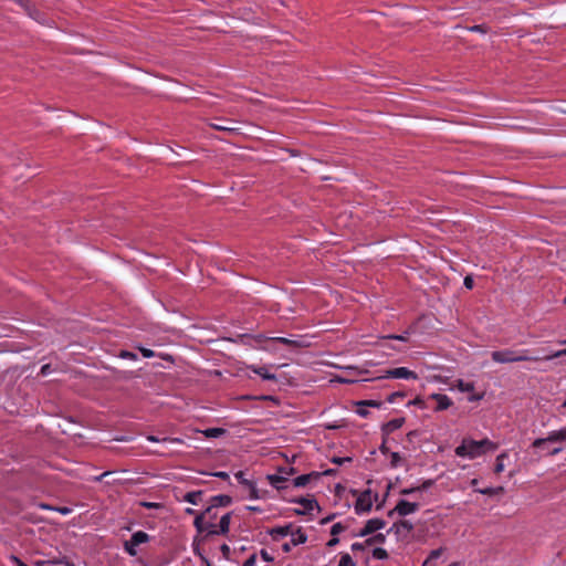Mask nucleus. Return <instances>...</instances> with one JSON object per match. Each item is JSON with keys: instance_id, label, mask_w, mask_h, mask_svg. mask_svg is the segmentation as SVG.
<instances>
[{"instance_id": "47", "label": "nucleus", "mask_w": 566, "mask_h": 566, "mask_svg": "<svg viewBox=\"0 0 566 566\" xmlns=\"http://www.w3.org/2000/svg\"><path fill=\"white\" fill-rule=\"evenodd\" d=\"M212 475L217 476L219 479H222V480H229V474L227 472H223V471L214 472V473H212Z\"/></svg>"}, {"instance_id": "26", "label": "nucleus", "mask_w": 566, "mask_h": 566, "mask_svg": "<svg viewBox=\"0 0 566 566\" xmlns=\"http://www.w3.org/2000/svg\"><path fill=\"white\" fill-rule=\"evenodd\" d=\"M504 491V489L502 486H497V488H485V489H476L475 492H479L481 494H484V495H489V496H493V495H496V494H500Z\"/></svg>"}, {"instance_id": "32", "label": "nucleus", "mask_w": 566, "mask_h": 566, "mask_svg": "<svg viewBox=\"0 0 566 566\" xmlns=\"http://www.w3.org/2000/svg\"><path fill=\"white\" fill-rule=\"evenodd\" d=\"M373 556L376 558V559H386L388 558V553L386 549L381 548V547H376L374 551H373Z\"/></svg>"}, {"instance_id": "3", "label": "nucleus", "mask_w": 566, "mask_h": 566, "mask_svg": "<svg viewBox=\"0 0 566 566\" xmlns=\"http://www.w3.org/2000/svg\"><path fill=\"white\" fill-rule=\"evenodd\" d=\"M231 502H232V499L229 495L220 494V495L212 496L210 500V505L202 513L196 515L195 521H193V525H195L196 530L199 533L205 532V520H206L207 514H210L217 507L229 506L231 504Z\"/></svg>"}, {"instance_id": "45", "label": "nucleus", "mask_w": 566, "mask_h": 566, "mask_svg": "<svg viewBox=\"0 0 566 566\" xmlns=\"http://www.w3.org/2000/svg\"><path fill=\"white\" fill-rule=\"evenodd\" d=\"M256 562V556L251 555L244 563L243 566H254Z\"/></svg>"}, {"instance_id": "29", "label": "nucleus", "mask_w": 566, "mask_h": 566, "mask_svg": "<svg viewBox=\"0 0 566 566\" xmlns=\"http://www.w3.org/2000/svg\"><path fill=\"white\" fill-rule=\"evenodd\" d=\"M69 560L67 557L59 558V559H48V560H35L33 564L34 566H46V565H55V564H64L62 560Z\"/></svg>"}, {"instance_id": "28", "label": "nucleus", "mask_w": 566, "mask_h": 566, "mask_svg": "<svg viewBox=\"0 0 566 566\" xmlns=\"http://www.w3.org/2000/svg\"><path fill=\"white\" fill-rule=\"evenodd\" d=\"M386 541V535L382 533L375 534L374 536L366 539V544L371 546L374 544H384Z\"/></svg>"}, {"instance_id": "6", "label": "nucleus", "mask_w": 566, "mask_h": 566, "mask_svg": "<svg viewBox=\"0 0 566 566\" xmlns=\"http://www.w3.org/2000/svg\"><path fill=\"white\" fill-rule=\"evenodd\" d=\"M387 378H394V379H418V375L406 368V367H397V368H390L387 369L382 375L376 377V379H387Z\"/></svg>"}, {"instance_id": "59", "label": "nucleus", "mask_w": 566, "mask_h": 566, "mask_svg": "<svg viewBox=\"0 0 566 566\" xmlns=\"http://www.w3.org/2000/svg\"><path fill=\"white\" fill-rule=\"evenodd\" d=\"M292 546H293V545L291 544V542H289V543H284V544L282 545V549H283V552L289 553V552L291 551Z\"/></svg>"}, {"instance_id": "53", "label": "nucleus", "mask_w": 566, "mask_h": 566, "mask_svg": "<svg viewBox=\"0 0 566 566\" xmlns=\"http://www.w3.org/2000/svg\"><path fill=\"white\" fill-rule=\"evenodd\" d=\"M338 543H339V539H338L336 536H333V537L327 542V546H328V547H334V546H336Z\"/></svg>"}, {"instance_id": "46", "label": "nucleus", "mask_w": 566, "mask_h": 566, "mask_svg": "<svg viewBox=\"0 0 566 566\" xmlns=\"http://www.w3.org/2000/svg\"><path fill=\"white\" fill-rule=\"evenodd\" d=\"M235 478L238 479V481L242 484H249L248 480L244 479V473L242 471H239L238 473H235Z\"/></svg>"}, {"instance_id": "34", "label": "nucleus", "mask_w": 566, "mask_h": 566, "mask_svg": "<svg viewBox=\"0 0 566 566\" xmlns=\"http://www.w3.org/2000/svg\"><path fill=\"white\" fill-rule=\"evenodd\" d=\"M346 530V526H344L342 523H335L331 528V534L333 536H337L342 532Z\"/></svg>"}, {"instance_id": "61", "label": "nucleus", "mask_w": 566, "mask_h": 566, "mask_svg": "<svg viewBox=\"0 0 566 566\" xmlns=\"http://www.w3.org/2000/svg\"><path fill=\"white\" fill-rule=\"evenodd\" d=\"M217 517V513L214 512V510L210 513V514H207L206 516V520H214Z\"/></svg>"}, {"instance_id": "51", "label": "nucleus", "mask_w": 566, "mask_h": 566, "mask_svg": "<svg viewBox=\"0 0 566 566\" xmlns=\"http://www.w3.org/2000/svg\"><path fill=\"white\" fill-rule=\"evenodd\" d=\"M140 352L143 354V356L146 357V358H149V357L154 356V352L151 349L140 348Z\"/></svg>"}, {"instance_id": "27", "label": "nucleus", "mask_w": 566, "mask_h": 566, "mask_svg": "<svg viewBox=\"0 0 566 566\" xmlns=\"http://www.w3.org/2000/svg\"><path fill=\"white\" fill-rule=\"evenodd\" d=\"M457 388L462 392H471L474 390V384L473 382H467L462 379H459L457 381Z\"/></svg>"}, {"instance_id": "52", "label": "nucleus", "mask_w": 566, "mask_h": 566, "mask_svg": "<svg viewBox=\"0 0 566 566\" xmlns=\"http://www.w3.org/2000/svg\"><path fill=\"white\" fill-rule=\"evenodd\" d=\"M280 471H284L285 472V475H292L295 473V469L292 468V467H287V468H280Z\"/></svg>"}, {"instance_id": "19", "label": "nucleus", "mask_w": 566, "mask_h": 566, "mask_svg": "<svg viewBox=\"0 0 566 566\" xmlns=\"http://www.w3.org/2000/svg\"><path fill=\"white\" fill-rule=\"evenodd\" d=\"M405 423V418H395V419H391L390 421H388L382 430L388 434V433H391L398 429H400Z\"/></svg>"}, {"instance_id": "13", "label": "nucleus", "mask_w": 566, "mask_h": 566, "mask_svg": "<svg viewBox=\"0 0 566 566\" xmlns=\"http://www.w3.org/2000/svg\"><path fill=\"white\" fill-rule=\"evenodd\" d=\"M371 496L370 492L363 493L355 503V511L357 514L369 512L371 509Z\"/></svg>"}, {"instance_id": "38", "label": "nucleus", "mask_w": 566, "mask_h": 566, "mask_svg": "<svg viewBox=\"0 0 566 566\" xmlns=\"http://www.w3.org/2000/svg\"><path fill=\"white\" fill-rule=\"evenodd\" d=\"M428 400H422L421 398H416L415 400H412L410 403L415 405V406H418L422 409L424 408H428Z\"/></svg>"}, {"instance_id": "17", "label": "nucleus", "mask_w": 566, "mask_h": 566, "mask_svg": "<svg viewBox=\"0 0 566 566\" xmlns=\"http://www.w3.org/2000/svg\"><path fill=\"white\" fill-rule=\"evenodd\" d=\"M291 544L293 546H297L300 544H304L307 541V535L303 532L301 527H297L296 530H291Z\"/></svg>"}, {"instance_id": "40", "label": "nucleus", "mask_w": 566, "mask_h": 566, "mask_svg": "<svg viewBox=\"0 0 566 566\" xmlns=\"http://www.w3.org/2000/svg\"><path fill=\"white\" fill-rule=\"evenodd\" d=\"M432 485H433L432 480H426L421 485L417 486V489H418V492H421V491L428 490Z\"/></svg>"}, {"instance_id": "60", "label": "nucleus", "mask_w": 566, "mask_h": 566, "mask_svg": "<svg viewBox=\"0 0 566 566\" xmlns=\"http://www.w3.org/2000/svg\"><path fill=\"white\" fill-rule=\"evenodd\" d=\"M480 399H482V395H472L471 397H469L470 401H478Z\"/></svg>"}, {"instance_id": "36", "label": "nucleus", "mask_w": 566, "mask_h": 566, "mask_svg": "<svg viewBox=\"0 0 566 566\" xmlns=\"http://www.w3.org/2000/svg\"><path fill=\"white\" fill-rule=\"evenodd\" d=\"M358 406L360 407H374V408H379L381 406V402L380 401H376V400H364V401H360L358 403Z\"/></svg>"}, {"instance_id": "37", "label": "nucleus", "mask_w": 566, "mask_h": 566, "mask_svg": "<svg viewBox=\"0 0 566 566\" xmlns=\"http://www.w3.org/2000/svg\"><path fill=\"white\" fill-rule=\"evenodd\" d=\"M368 545L366 544V541L364 543H354L352 544V551L354 553H357V552H360V551H365V548L367 547Z\"/></svg>"}, {"instance_id": "39", "label": "nucleus", "mask_w": 566, "mask_h": 566, "mask_svg": "<svg viewBox=\"0 0 566 566\" xmlns=\"http://www.w3.org/2000/svg\"><path fill=\"white\" fill-rule=\"evenodd\" d=\"M211 127L218 130H224V132H233L235 128L230 126H224L223 124H211Z\"/></svg>"}, {"instance_id": "10", "label": "nucleus", "mask_w": 566, "mask_h": 566, "mask_svg": "<svg viewBox=\"0 0 566 566\" xmlns=\"http://www.w3.org/2000/svg\"><path fill=\"white\" fill-rule=\"evenodd\" d=\"M427 400L436 401V406L433 407V411L436 412L447 410L453 405L452 400L443 394H431L428 396Z\"/></svg>"}, {"instance_id": "9", "label": "nucleus", "mask_w": 566, "mask_h": 566, "mask_svg": "<svg viewBox=\"0 0 566 566\" xmlns=\"http://www.w3.org/2000/svg\"><path fill=\"white\" fill-rule=\"evenodd\" d=\"M262 340H269L271 343H279V344H282V345H285L289 347H293V348H301V347L305 346L303 340H300V339H292V338H287V337H266L262 334L258 335L256 342L260 343Z\"/></svg>"}, {"instance_id": "31", "label": "nucleus", "mask_w": 566, "mask_h": 566, "mask_svg": "<svg viewBox=\"0 0 566 566\" xmlns=\"http://www.w3.org/2000/svg\"><path fill=\"white\" fill-rule=\"evenodd\" d=\"M338 566H355L352 557L349 554L347 553H343L340 555V559H339V563H338Z\"/></svg>"}, {"instance_id": "4", "label": "nucleus", "mask_w": 566, "mask_h": 566, "mask_svg": "<svg viewBox=\"0 0 566 566\" xmlns=\"http://www.w3.org/2000/svg\"><path fill=\"white\" fill-rule=\"evenodd\" d=\"M230 522H231V513H227L223 516H221L220 522L218 525L213 524L212 522L205 521V532H207V535H226L229 532L230 528Z\"/></svg>"}, {"instance_id": "15", "label": "nucleus", "mask_w": 566, "mask_h": 566, "mask_svg": "<svg viewBox=\"0 0 566 566\" xmlns=\"http://www.w3.org/2000/svg\"><path fill=\"white\" fill-rule=\"evenodd\" d=\"M319 478V473L317 472H311L308 474H302L293 480V485L295 488H304L312 480H317Z\"/></svg>"}, {"instance_id": "64", "label": "nucleus", "mask_w": 566, "mask_h": 566, "mask_svg": "<svg viewBox=\"0 0 566 566\" xmlns=\"http://www.w3.org/2000/svg\"><path fill=\"white\" fill-rule=\"evenodd\" d=\"M560 451H562V449H560V448H555V449H553V450L551 451V454H552V455H555V454H558Z\"/></svg>"}, {"instance_id": "49", "label": "nucleus", "mask_w": 566, "mask_h": 566, "mask_svg": "<svg viewBox=\"0 0 566 566\" xmlns=\"http://www.w3.org/2000/svg\"><path fill=\"white\" fill-rule=\"evenodd\" d=\"M261 557L265 562H272L273 560V557L265 549L261 551Z\"/></svg>"}, {"instance_id": "50", "label": "nucleus", "mask_w": 566, "mask_h": 566, "mask_svg": "<svg viewBox=\"0 0 566 566\" xmlns=\"http://www.w3.org/2000/svg\"><path fill=\"white\" fill-rule=\"evenodd\" d=\"M470 31L484 33L485 32V28H484L483 24H476V25L471 27Z\"/></svg>"}, {"instance_id": "54", "label": "nucleus", "mask_w": 566, "mask_h": 566, "mask_svg": "<svg viewBox=\"0 0 566 566\" xmlns=\"http://www.w3.org/2000/svg\"><path fill=\"white\" fill-rule=\"evenodd\" d=\"M346 461H350V459H349V458H335V459L333 460V462H334V463H336V464H338V465H342V464H343L344 462H346Z\"/></svg>"}, {"instance_id": "43", "label": "nucleus", "mask_w": 566, "mask_h": 566, "mask_svg": "<svg viewBox=\"0 0 566 566\" xmlns=\"http://www.w3.org/2000/svg\"><path fill=\"white\" fill-rule=\"evenodd\" d=\"M417 492H418L417 486H415V488H407V489L400 490V494L401 495H411V494L417 493Z\"/></svg>"}, {"instance_id": "1", "label": "nucleus", "mask_w": 566, "mask_h": 566, "mask_svg": "<svg viewBox=\"0 0 566 566\" xmlns=\"http://www.w3.org/2000/svg\"><path fill=\"white\" fill-rule=\"evenodd\" d=\"M497 447V443L491 441L488 438H484L480 441L473 440L471 438H463L461 443L455 448L454 453L460 458L473 460L482 457L486 452L495 451Z\"/></svg>"}, {"instance_id": "35", "label": "nucleus", "mask_w": 566, "mask_h": 566, "mask_svg": "<svg viewBox=\"0 0 566 566\" xmlns=\"http://www.w3.org/2000/svg\"><path fill=\"white\" fill-rule=\"evenodd\" d=\"M403 397H405V392L396 391V392H392V394H390L388 396L387 401L390 402V403H395L398 398H403Z\"/></svg>"}, {"instance_id": "11", "label": "nucleus", "mask_w": 566, "mask_h": 566, "mask_svg": "<svg viewBox=\"0 0 566 566\" xmlns=\"http://www.w3.org/2000/svg\"><path fill=\"white\" fill-rule=\"evenodd\" d=\"M413 530V525L408 520H400L395 522L391 527L388 530V534L394 533L398 536H408Z\"/></svg>"}, {"instance_id": "22", "label": "nucleus", "mask_w": 566, "mask_h": 566, "mask_svg": "<svg viewBox=\"0 0 566 566\" xmlns=\"http://www.w3.org/2000/svg\"><path fill=\"white\" fill-rule=\"evenodd\" d=\"M251 370L265 380H275L276 379L275 375L269 373L266 367H264V366H251Z\"/></svg>"}, {"instance_id": "2", "label": "nucleus", "mask_w": 566, "mask_h": 566, "mask_svg": "<svg viewBox=\"0 0 566 566\" xmlns=\"http://www.w3.org/2000/svg\"><path fill=\"white\" fill-rule=\"evenodd\" d=\"M491 358L494 363H497V364L536 361V360L541 359L539 357L530 356L528 349H512V348L494 350L491 353Z\"/></svg>"}, {"instance_id": "58", "label": "nucleus", "mask_w": 566, "mask_h": 566, "mask_svg": "<svg viewBox=\"0 0 566 566\" xmlns=\"http://www.w3.org/2000/svg\"><path fill=\"white\" fill-rule=\"evenodd\" d=\"M57 511L63 514V515H67L71 513V509L66 507V506H63V507H59Z\"/></svg>"}, {"instance_id": "41", "label": "nucleus", "mask_w": 566, "mask_h": 566, "mask_svg": "<svg viewBox=\"0 0 566 566\" xmlns=\"http://www.w3.org/2000/svg\"><path fill=\"white\" fill-rule=\"evenodd\" d=\"M10 562L12 563L13 566H28L25 563H23L19 557L14 555L10 556Z\"/></svg>"}, {"instance_id": "62", "label": "nucleus", "mask_w": 566, "mask_h": 566, "mask_svg": "<svg viewBox=\"0 0 566 566\" xmlns=\"http://www.w3.org/2000/svg\"><path fill=\"white\" fill-rule=\"evenodd\" d=\"M221 551H222V553H223V554H228V553H229V551H230V548H229V546H228L227 544H223V545L221 546Z\"/></svg>"}, {"instance_id": "8", "label": "nucleus", "mask_w": 566, "mask_h": 566, "mask_svg": "<svg viewBox=\"0 0 566 566\" xmlns=\"http://www.w3.org/2000/svg\"><path fill=\"white\" fill-rule=\"evenodd\" d=\"M565 440H566V427L560 430L551 431L546 438L535 439L532 443V447L541 448L546 442H560V441H565Z\"/></svg>"}, {"instance_id": "20", "label": "nucleus", "mask_w": 566, "mask_h": 566, "mask_svg": "<svg viewBox=\"0 0 566 566\" xmlns=\"http://www.w3.org/2000/svg\"><path fill=\"white\" fill-rule=\"evenodd\" d=\"M366 532L374 534L376 531L385 527L386 522L381 518H370L366 522Z\"/></svg>"}, {"instance_id": "5", "label": "nucleus", "mask_w": 566, "mask_h": 566, "mask_svg": "<svg viewBox=\"0 0 566 566\" xmlns=\"http://www.w3.org/2000/svg\"><path fill=\"white\" fill-rule=\"evenodd\" d=\"M149 541V535L144 532V531H137L135 532L130 539L129 541H125L124 543V551L129 555V556H136L137 555V551H136V546L140 545V544H144V543H147Z\"/></svg>"}, {"instance_id": "55", "label": "nucleus", "mask_w": 566, "mask_h": 566, "mask_svg": "<svg viewBox=\"0 0 566 566\" xmlns=\"http://www.w3.org/2000/svg\"><path fill=\"white\" fill-rule=\"evenodd\" d=\"M370 535V532H366V525L355 536L364 537Z\"/></svg>"}, {"instance_id": "14", "label": "nucleus", "mask_w": 566, "mask_h": 566, "mask_svg": "<svg viewBox=\"0 0 566 566\" xmlns=\"http://www.w3.org/2000/svg\"><path fill=\"white\" fill-rule=\"evenodd\" d=\"M20 7L24 9V11L31 17L32 19L42 22V13L36 10L30 2V0H14Z\"/></svg>"}, {"instance_id": "57", "label": "nucleus", "mask_w": 566, "mask_h": 566, "mask_svg": "<svg viewBox=\"0 0 566 566\" xmlns=\"http://www.w3.org/2000/svg\"><path fill=\"white\" fill-rule=\"evenodd\" d=\"M388 338L402 340V342L407 340V336H405V335H390V336H388Z\"/></svg>"}, {"instance_id": "42", "label": "nucleus", "mask_w": 566, "mask_h": 566, "mask_svg": "<svg viewBox=\"0 0 566 566\" xmlns=\"http://www.w3.org/2000/svg\"><path fill=\"white\" fill-rule=\"evenodd\" d=\"M119 356L122 358H127V359H137V355L135 353L127 352V350H122Z\"/></svg>"}, {"instance_id": "44", "label": "nucleus", "mask_w": 566, "mask_h": 566, "mask_svg": "<svg viewBox=\"0 0 566 566\" xmlns=\"http://www.w3.org/2000/svg\"><path fill=\"white\" fill-rule=\"evenodd\" d=\"M463 284L467 289L471 290L473 289L474 281L471 276L468 275L464 277Z\"/></svg>"}, {"instance_id": "63", "label": "nucleus", "mask_w": 566, "mask_h": 566, "mask_svg": "<svg viewBox=\"0 0 566 566\" xmlns=\"http://www.w3.org/2000/svg\"><path fill=\"white\" fill-rule=\"evenodd\" d=\"M357 412H358V415H360L361 417H366V416H367V411H366L365 409L359 408V409L357 410Z\"/></svg>"}, {"instance_id": "33", "label": "nucleus", "mask_w": 566, "mask_h": 566, "mask_svg": "<svg viewBox=\"0 0 566 566\" xmlns=\"http://www.w3.org/2000/svg\"><path fill=\"white\" fill-rule=\"evenodd\" d=\"M562 356H566V348H565V349L557 350V352H554V353L548 354V355H545V356L543 357V359H545V360H552V359H555V358H558V357H562Z\"/></svg>"}, {"instance_id": "21", "label": "nucleus", "mask_w": 566, "mask_h": 566, "mask_svg": "<svg viewBox=\"0 0 566 566\" xmlns=\"http://www.w3.org/2000/svg\"><path fill=\"white\" fill-rule=\"evenodd\" d=\"M202 491H191L184 495V501L193 505H198L202 500Z\"/></svg>"}, {"instance_id": "12", "label": "nucleus", "mask_w": 566, "mask_h": 566, "mask_svg": "<svg viewBox=\"0 0 566 566\" xmlns=\"http://www.w3.org/2000/svg\"><path fill=\"white\" fill-rule=\"evenodd\" d=\"M294 503H297L302 505V509H295L294 512L297 515H305L313 511L314 509H318V503L315 499H307V497H298L293 500Z\"/></svg>"}, {"instance_id": "56", "label": "nucleus", "mask_w": 566, "mask_h": 566, "mask_svg": "<svg viewBox=\"0 0 566 566\" xmlns=\"http://www.w3.org/2000/svg\"><path fill=\"white\" fill-rule=\"evenodd\" d=\"M379 450L382 454H388L389 453V448L386 446V442L384 441L381 443V446L379 447Z\"/></svg>"}, {"instance_id": "7", "label": "nucleus", "mask_w": 566, "mask_h": 566, "mask_svg": "<svg viewBox=\"0 0 566 566\" xmlns=\"http://www.w3.org/2000/svg\"><path fill=\"white\" fill-rule=\"evenodd\" d=\"M420 507V504L417 502H408L406 500H399L396 506L388 512V516L392 517L395 514L399 516H407L409 514L415 513Z\"/></svg>"}, {"instance_id": "25", "label": "nucleus", "mask_w": 566, "mask_h": 566, "mask_svg": "<svg viewBox=\"0 0 566 566\" xmlns=\"http://www.w3.org/2000/svg\"><path fill=\"white\" fill-rule=\"evenodd\" d=\"M226 429L223 428H208L203 431V436L206 438H219L226 433Z\"/></svg>"}, {"instance_id": "16", "label": "nucleus", "mask_w": 566, "mask_h": 566, "mask_svg": "<svg viewBox=\"0 0 566 566\" xmlns=\"http://www.w3.org/2000/svg\"><path fill=\"white\" fill-rule=\"evenodd\" d=\"M269 483L276 490H283L286 488V483L289 479L281 474H270L268 475Z\"/></svg>"}, {"instance_id": "24", "label": "nucleus", "mask_w": 566, "mask_h": 566, "mask_svg": "<svg viewBox=\"0 0 566 566\" xmlns=\"http://www.w3.org/2000/svg\"><path fill=\"white\" fill-rule=\"evenodd\" d=\"M507 458H509L507 452H502L501 454L497 455L495 467H494V472L496 474H500L504 471V469H505L504 460Z\"/></svg>"}, {"instance_id": "48", "label": "nucleus", "mask_w": 566, "mask_h": 566, "mask_svg": "<svg viewBox=\"0 0 566 566\" xmlns=\"http://www.w3.org/2000/svg\"><path fill=\"white\" fill-rule=\"evenodd\" d=\"M51 373V365L46 364L41 367L40 374L46 376Z\"/></svg>"}, {"instance_id": "30", "label": "nucleus", "mask_w": 566, "mask_h": 566, "mask_svg": "<svg viewBox=\"0 0 566 566\" xmlns=\"http://www.w3.org/2000/svg\"><path fill=\"white\" fill-rule=\"evenodd\" d=\"M402 462V458L398 452H390V467L398 468Z\"/></svg>"}, {"instance_id": "18", "label": "nucleus", "mask_w": 566, "mask_h": 566, "mask_svg": "<svg viewBox=\"0 0 566 566\" xmlns=\"http://www.w3.org/2000/svg\"><path fill=\"white\" fill-rule=\"evenodd\" d=\"M292 527V524L274 527L270 531V535L274 541H279L280 538L290 535Z\"/></svg>"}, {"instance_id": "23", "label": "nucleus", "mask_w": 566, "mask_h": 566, "mask_svg": "<svg viewBox=\"0 0 566 566\" xmlns=\"http://www.w3.org/2000/svg\"><path fill=\"white\" fill-rule=\"evenodd\" d=\"M443 552V548L433 549L423 562L422 566H434L436 559H438Z\"/></svg>"}]
</instances>
